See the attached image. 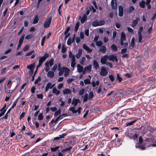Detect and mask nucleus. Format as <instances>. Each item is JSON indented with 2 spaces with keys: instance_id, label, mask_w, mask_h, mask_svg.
<instances>
[{
  "instance_id": "69168bd1",
  "label": "nucleus",
  "mask_w": 156,
  "mask_h": 156,
  "mask_svg": "<svg viewBox=\"0 0 156 156\" xmlns=\"http://www.w3.org/2000/svg\"><path fill=\"white\" fill-rule=\"evenodd\" d=\"M41 80V79L40 77L39 76L38 78L36 79L35 82H34V84H36L38 83V82H40Z\"/></svg>"
},
{
  "instance_id": "7ed1b4c3",
  "label": "nucleus",
  "mask_w": 156,
  "mask_h": 156,
  "mask_svg": "<svg viewBox=\"0 0 156 156\" xmlns=\"http://www.w3.org/2000/svg\"><path fill=\"white\" fill-rule=\"evenodd\" d=\"M108 73V72L105 67L104 66H102L100 73V75L102 76H105Z\"/></svg>"
},
{
  "instance_id": "79ce46f5",
  "label": "nucleus",
  "mask_w": 156,
  "mask_h": 156,
  "mask_svg": "<svg viewBox=\"0 0 156 156\" xmlns=\"http://www.w3.org/2000/svg\"><path fill=\"white\" fill-rule=\"evenodd\" d=\"M136 147H139L142 150H144L146 148V147L144 146L136 144Z\"/></svg>"
},
{
  "instance_id": "20e7f679",
  "label": "nucleus",
  "mask_w": 156,
  "mask_h": 156,
  "mask_svg": "<svg viewBox=\"0 0 156 156\" xmlns=\"http://www.w3.org/2000/svg\"><path fill=\"white\" fill-rule=\"evenodd\" d=\"M48 56L49 55L48 54H45L43 56L40 57L39 60V63L41 62L42 64L43 62L46 60Z\"/></svg>"
},
{
  "instance_id": "2f4dec72",
  "label": "nucleus",
  "mask_w": 156,
  "mask_h": 156,
  "mask_svg": "<svg viewBox=\"0 0 156 156\" xmlns=\"http://www.w3.org/2000/svg\"><path fill=\"white\" fill-rule=\"evenodd\" d=\"M75 108L74 106L72 107L69 108V110L71 111L73 113H76L77 112V110H75Z\"/></svg>"
},
{
  "instance_id": "c85d7f7f",
  "label": "nucleus",
  "mask_w": 156,
  "mask_h": 156,
  "mask_svg": "<svg viewBox=\"0 0 156 156\" xmlns=\"http://www.w3.org/2000/svg\"><path fill=\"white\" fill-rule=\"evenodd\" d=\"M52 92L57 95H58L60 93V91L58 90L55 87H54L52 90Z\"/></svg>"
},
{
  "instance_id": "774afa93",
  "label": "nucleus",
  "mask_w": 156,
  "mask_h": 156,
  "mask_svg": "<svg viewBox=\"0 0 156 156\" xmlns=\"http://www.w3.org/2000/svg\"><path fill=\"white\" fill-rule=\"evenodd\" d=\"M127 50V49L126 48H123L121 50V53L122 54H123L126 52Z\"/></svg>"
},
{
  "instance_id": "2eb2a0df",
  "label": "nucleus",
  "mask_w": 156,
  "mask_h": 156,
  "mask_svg": "<svg viewBox=\"0 0 156 156\" xmlns=\"http://www.w3.org/2000/svg\"><path fill=\"white\" fill-rule=\"evenodd\" d=\"M83 48L85 50L87 51L88 52L90 53L92 51V50L90 49L88 46L85 44H83Z\"/></svg>"
},
{
  "instance_id": "3c124183",
  "label": "nucleus",
  "mask_w": 156,
  "mask_h": 156,
  "mask_svg": "<svg viewBox=\"0 0 156 156\" xmlns=\"http://www.w3.org/2000/svg\"><path fill=\"white\" fill-rule=\"evenodd\" d=\"M84 82L85 84H90L91 83L90 80L89 79H86L84 80Z\"/></svg>"
},
{
  "instance_id": "c756f323",
  "label": "nucleus",
  "mask_w": 156,
  "mask_h": 156,
  "mask_svg": "<svg viewBox=\"0 0 156 156\" xmlns=\"http://www.w3.org/2000/svg\"><path fill=\"white\" fill-rule=\"evenodd\" d=\"M135 38L134 37H132L131 39L130 45L132 48H133L135 46Z\"/></svg>"
},
{
  "instance_id": "a878e982",
  "label": "nucleus",
  "mask_w": 156,
  "mask_h": 156,
  "mask_svg": "<svg viewBox=\"0 0 156 156\" xmlns=\"http://www.w3.org/2000/svg\"><path fill=\"white\" fill-rule=\"evenodd\" d=\"M145 2L144 0H142L139 3V6L142 8H144L145 7Z\"/></svg>"
},
{
  "instance_id": "412c9836",
  "label": "nucleus",
  "mask_w": 156,
  "mask_h": 156,
  "mask_svg": "<svg viewBox=\"0 0 156 156\" xmlns=\"http://www.w3.org/2000/svg\"><path fill=\"white\" fill-rule=\"evenodd\" d=\"M78 71L80 73H81L83 71V67L80 64H77V66Z\"/></svg>"
},
{
  "instance_id": "a18cd8bd",
  "label": "nucleus",
  "mask_w": 156,
  "mask_h": 156,
  "mask_svg": "<svg viewBox=\"0 0 156 156\" xmlns=\"http://www.w3.org/2000/svg\"><path fill=\"white\" fill-rule=\"evenodd\" d=\"M46 38V37L45 36H44L42 39L41 42V45L42 46H43Z\"/></svg>"
},
{
  "instance_id": "49530a36",
  "label": "nucleus",
  "mask_w": 156,
  "mask_h": 156,
  "mask_svg": "<svg viewBox=\"0 0 156 156\" xmlns=\"http://www.w3.org/2000/svg\"><path fill=\"white\" fill-rule=\"evenodd\" d=\"M72 43H73L72 41V38L69 37L67 41V44L68 45H70Z\"/></svg>"
},
{
  "instance_id": "13d9d810",
  "label": "nucleus",
  "mask_w": 156,
  "mask_h": 156,
  "mask_svg": "<svg viewBox=\"0 0 156 156\" xmlns=\"http://www.w3.org/2000/svg\"><path fill=\"white\" fill-rule=\"evenodd\" d=\"M117 79L119 80V82L122 81V78L119 75V74L118 73L117 75Z\"/></svg>"
},
{
  "instance_id": "cd10ccee",
  "label": "nucleus",
  "mask_w": 156,
  "mask_h": 156,
  "mask_svg": "<svg viewBox=\"0 0 156 156\" xmlns=\"http://www.w3.org/2000/svg\"><path fill=\"white\" fill-rule=\"evenodd\" d=\"M39 21V18L37 15H36L34 18V20L33 21V24H35L37 23Z\"/></svg>"
},
{
  "instance_id": "052dcab7",
  "label": "nucleus",
  "mask_w": 156,
  "mask_h": 156,
  "mask_svg": "<svg viewBox=\"0 0 156 156\" xmlns=\"http://www.w3.org/2000/svg\"><path fill=\"white\" fill-rule=\"evenodd\" d=\"M5 92L7 93L10 94V90L8 89L7 86L6 87V84L5 86Z\"/></svg>"
},
{
  "instance_id": "4d7b16f0",
  "label": "nucleus",
  "mask_w": 156,
  "mask_h": 156,
  "mask_svg": "<svg viewBox=\"0 0 156 156\" xmlns=\"http://www.w3.org/2000/svg\"><path fill=\"white\" fill-rule=\"evenodd\" d=\"M67 133H63L62 134L59 135V137L60 139H63L65 138V136H66Z\"/></svg>"
},
{
  "instance_id": "f704fd0d",
  "label": "nucleus",
  "mask_w": 156,
  "mask_h": 156,
  "mask_svg": "<svg viewBox=\"0 0 156 156\" xmlns=\"http://www.w3.org/2000/svg\"><path fill=\"white\" fill-rule=\"evenodd\" d=\"M88 99V94L87 93L85 94L84 95L83 102H85L87 101Z\"/></svg>"
},
{
  "instance_id": "c03bdc74",
  "label": "nucleus",
  "mask_w": 156,
  "mask_h": 156,
  "mask_svg": "<svg viewBox=\"0 0 156 156\" xmlns=\"http://www.w3.org/2000/svg\"><path fill=\"white\" fill-rule=\"evenodd\" d=\"M94 95L93 91H91L90 92L88 99L90 100L93 98L94 97Z\"/></svg>"
},
{
  "instance_id": "9d476101",
  "label": "nucleus",
  "mask_w": 156,
  "mask_h": 156,
  "mask_svg": "<svg viewBox=\"0 0 156 156\" xmlns=\"http://www.w3.org/2000/svg\"><path fill=\"white\" fill-rule=\"evenodd\" d=\"M119 16L120 17L122 16L123 15V9L122 5H119Z\"/></svg>"
},
{
  "instance_id": "603ef678",
  "label": "nucleus",
  "mask_w": 156,
  "mask_h": 156,
  "mask_svg": "<svg viewBox=\"0 0 156 156\" xmlns=\"http://www.w3.org/2000/svg\"><path fill=\"white\" fill-rule=\"evenodd\" d=\"M45 65L46 67L45 69V71L46 72H48L49 70H50L49 65H48V63L47 64H45Z\"/></svg>"
},
{
  "instance_id": "6e6552de",
  "label": "nucleus",
  "mask_w": 156,
  "mask_h": 156,
  "mask_svg": "<svg viewBox=\"0 0 156 156\" xmlns=\"http://www.w3.org/2000/svg\"><path fill=\"white\" fill-rule=\"evenodd\" d=\"M68 116L67 113H65L60 115L55 120V123H56L60 119H62L64 117H67Z\"/></svg>"
},
{
  "instance_id": "5fc2aeb1",
  "label": "nucleus",
  "mask_w": 156,
  "mask_h": 156,
  "mask_svg": "<svg viewBox=\"0 0 156 156\" xmlns=\"http://www.w3.org/2000/svg\"><path fill=\"white\" fill-rule=\"evenodd\" d=\"M86 60V58L85 57H83L82 58L81 60L80 61V64L82 65H84V62Z\"/></svg>"
},
{
  "instance_id": "a19ab883",
  "label": "nucleus",
  "mask_w": 156,
  "mask_h": 156,
  "mask_svg": "<svg viewBox=\"0 0 156 156\" xmlns=\"http://www.w3.org/2000/svg\"><path fill=\"white\" fill-rule=\"evenodd\" d=\"M44 116L43 115L42 113H40L38 115V120L39 121H41L43 119Z\"/></svg>"
},
{
  "instance_id": "0eeeda50",
  "label": "nucleus",
  "mask_w": 156,
  "mask_h": 156,
  "mask_svg": "<svg viewBox=\"0 0 156 156\" xmlns=\"http://www.w3.org/2000/svg\"><path fill=\"white\" fill-rule=\"evenodd\" d=\"M55 85V84L52 85V83L51 82H48L45 86V92H47L49 89H51Z\"/></svg>"
},
{
  "instance_id": "f257e3e1",
  "label": "nucleus",
  "mask_w": 156,
  "mask_h": 156,
  "mask_svg": "<svg viewBox=\"0 0 156 156\" xmlns=\"http://www.w3.org/2000/svg\"><path fill=\"white\" fill-rule=\"evenodd\" d=\"M52 20L51 16H48L47 18L44 23V26L46 28L50 27Z\"/></svg>"
},
{
  "instance_id": "39448f33",
  "label": "nucleus",
  "mask_w": 156,
  "mask_h": 156,
  "mask_svg": "<svg viewBox=\"0 0 156 156\" xmlns=\"http://www.w3.org/2000/svg\"><path fill=\"white\" fill-rule=\"evenodd\" d=\"M108 58V55H105L104 56L101 57V58L100 62L102 64H106V61L107 59Z\"/></svg>"
},
{
  "instance_id": "6e6d98bb",
  "label": "nucleus",
  "mask_w": 156,
  "mask_h": 156,
  "mask_svg": "<svg viewBox=\"0 0 156 156\" xmlns=\"http://www.w3.org/2000/svg\"><path fill=\"white\" fill-rule=\"evenodd\" d=\"M29 45H27L23 48V50L24 51H26L28 50L29 48Z\"/></svg>"
},
{
  "instance_id": "4468645a",
  "label": "nucleus",
  "mask_w": 156,
  "mask_h": 156,
  "mask_svg": "<svg viewBox=\"0 0 156 156\" xmlns=\"http://www.w3.org/2000/svg\"><path fill=\"white\" fill-rule=\"evenodd\" d=\"M93 67L94 69L97 70L99 68V66L97 61L96 60H94L93 63Z\"/></svg>"
},
{
  "instance_id": "a211bd4d",
  "label": "nucleus",
  "mask_w": 156,
  "mask_h": 156,
  "mask_svg": "<svg viewBox=\"0 0 156 156\" xmlns=\"http://www.w3.org/2000/svg\"><path fill=\"white\" fill-rule=\"evenodd\" d=\"M111 48L113 52H117L118 51L117 47L114 44H113L111 45Z\"/></svg>"
},
{
  "instance_id": "09e8293b",
  "label": "nucleus",
  "mask_w": 156,
  "mask_h": 156,
  "mask_svg": "<svg viewBox=\"0 0 156 156\" xmlns=\"http://www.w3.org/2000/svg\"><path fill=\"white\" fill-rule=\"evenodd\" d=\"M67 51V48H66L65 46L64 45H63L62 46V53H65L66 51Z\"/></svg>"
},
{
  "instance_id": "e433bc0d",
  "label": "nucleus",
  "mask_w": 156,
  "mask_h": 156,
  "mask_svg": "<svg viewBox=\"0 0 156 156\" xmlns=\"http://www.w3.org/2000/svg\"><path fill=\"white\" fill-rule=\"evenodd\" d=\"M92 25L94 27H97L99 26V24L98 21H97V20L94 21L92 23Z\"/></svg>"
},
{
  "instance_id": "f3484780",
  "label": "nucleus",
  "mask_w": 156,
  "mask_h": 156,
  "mask_svg": "<svg viewBox=\"0 0 156 156\" xmlns=\"http://www.w3.org/2000/svg\"><path fill=\"white\" fill-rule=\"evenodd\" d=\"M106 48L105 46H102L99 49V51L103 53H105L106 52Z\"/></svg>"
},
{
  "instance_id": "f03ea898",
  "label": "nucleus",
  "mask_w": 156,
  "mask_h": 156,
  "mask_svg": "<svg viewBox=\"0 0 156 156\" xmlns=\"http://www.w3.org/2000/svg\"><path fill=\"white\" fill-rule=\"evenodd\" d=\"M61 65L60 63H58V70L59 71V76H62L64 72L65 71L66 69L67 70V67H61Z\"/></svg>"
},
{
  "instance_id": "473e14b6",
  "label": "nucleus",
  "mask_w": 156,
  "mask_h": 156,
  "mask_svg": "<svg viewBox=\"0 0 156 156\" xmlns=\"http://www.w3.org/2000/svg\"><path fill=\"white\" fill-rule=\"evenodd\" d=\"M75 61L76 59H74L73 58L72 59L71 66L72 68L74 67L76 65Z\"/></svg>"
},
{
  "instance_id": "4c0bfd02",
  "label": "nucleus",
  "mask_w": 156,
  "mask_h": 156,
  "mask_svg": "<svg viewBox=\"0 0 156 156\" xmlns=\"http://www.w3.org/2000/svg\"><path fill=\"white\" fill-rule=\"evenodd\" d=\"M61 113V109H58V111H56L54 114V116L55 117L59 115Z\"/></svg>"
},
{
  "instance_id": "de8ad7c7",
  "label": "nucleus",
  "mask_w": 156,
  "mask_h": 156,
  "mask_svg": "<svg viewBox=\"0 0 156 156\" xmlns=\"http://www.w3.org/2000/svg\"><path fill=\"white\" fill-rule=\"evenodd\" d=\"M85 89L84 88H82L79 91V94L80 95H83L84 93Z\"/></svg>"
},
{
  "instance_id": "4be33fe9",
  "label": "nucleus",
  "mask_w": 156,
  "mask_h": 156,
  "mask_svg": "<svg viewBox=\"0 0 156 156\" xmlns=\"http://www.w3.org/2000/svg\"><path fill=\"white\" fill-rule=\"evenodd\" d=\"M140 19L138 17L136 18V20H134L133 21L132 23V26L133 27H135L136 25L138 23V20H139Z\"/></svg>"
},
{
  "instance_id": "393cba45",
  "label": "nucleus",
  "mask_w": 156,
  "mask_h": 156,
  "mask_svg": "<svg viewBox=\"0 0 156 156\" xmlns=\"http://www.w3.org/2000/svg\"><path fill=\"white\" fill-rule=\"evenodd\" d=\"M54 59L53 58H51L48 62H47L45 64L48 63V65H50V66H51L54 64Z\"/></svg>"
},
{
  "instance_id": "bb28decb",
  "label": "nucleus",
  "mask_w": 156,
  "mask_h": 156,
  "mask_svg": "<svg viewBox=\"0 0 156 156\" xmlns=\"http://www.w3.org/2000/svg\"><path fill=\"white\" fill-rule=\"evenodd\" d=\"M87 18V16H86L85 15H83L80 20L81 23L83 24L86 21Z\"/></svg>"
},
{
  "instance_id": "7c9ffc66",
  "label": "nucleus",
  "mask_w": 156,
  "mask_h": 156,
  "mask_svg": "<svg viewBox=\"0 0 156 156\" xmlns=\"http://www.w3.org/2000/svg\"><path fill=\"white\" fill-rule=\"evenodd\" d=\"M92 69V66L91 65H89V66H87L85 67L84 69L85 70L89 72H90L91 71Z\"/></svg>"
},
{
  "instance_id": "864d4df0",
  "label": "nucleus",
  "mask_w": 156,
  "mask_h": 156,
  "mask_svg": "<svg viewBox=\"0 0 156 156\" xmlns=\"http://www.w3.org/2000/svg\"><path fill=\"white\" fill-rule=\"evenodd\" d=\"M99 26H102L104 25L105 23V22L103 20H100L98 21Z\"/></svg>"
},
{
  "instance_id": "58836bf2",
  "label": "nucleus",
  "mask_w": 156,
  "mask_h": 156,
  "mask_svg": "<svg viewBox=\"0 0 156 156\" xmlns=\"http://www.w3.org/2000/svg\"><path fill=\"white\" fill-rule=\"evenodd\" d=\"M24 37H25V35L24 34H23L21 36V37L20 38V39H19V43H20V44H22V43H23V41Z\"/></svg>"
},
{
  "instance_id": "8fccbe9b",
  "label": "nucleus",
  "mask_w": 156,
  "mask_h": 156,
  "mask_svg": "<svg viewBox=\"0 0 156 156\" xmlns=\"http://www.w3.org/2000/svg\"><path fill=\"white\" fill-rule=\"evenodd\" d=\"M69 56L70 58H72V59L73 58L74 59H76L74 55L73 54L72 52L71 51L69 52Z\"/></svg>"
},
{
  "instance_id": "0e129e2a",
  "label": "nucleus",
  "mask_w": 156,
  "mask_h": 156,
  "mask_svg": "<svg viewBox=\"0 0 156 156\" xmlns=\"http://www.w3.org/2000/svg\"><path fill=\"white\" fill-rule=\"evenodd\" d=\"M33 36L32 35L29 34L26 36L25 37V39L27 40H29L30 39L32 38Z\"/></svg>"
},
{
  "instance_id": "dca6fc26",
  "label": "nucleus",
  "mask_w": 156,
  "mask_h": 156,
  "mask_svg": "<svg viewBox=\"0 0 156 156\" xmlns=\"http://www.w3.org/2000/svg\"><path fill=\"white\" fill-rule=\"evenodd\" d=\"M138 120V119H136L130 122H127L126 123V126L127 127L129 126L132 125L133 124L136 122Z\"/></svg>"
},
{
  "instance_id": "338daca9",
  "label": "nucleus",
  "mask_w": 156,
  "mask_h": 156,
  "mask_svg": "<svg viewBox=\"0 0 156 156\" xmlns=\"http://www.w3.org/2000/svg\"><path fill=\"white\" fill-rule=\"evenodd\" d=\"M34 50H32L31 51L27 53L25 55V56H30V55H31L34 52Z\"/></svg>"
},
{
  "instance_id": "423d86ee",
  "label": "nucleus",
  "mask_w": 156,
  "mask_h": 156,
  "mask_svg": "<svg viewBox=\"0 0 156 156\" xmlns=\"http://www.w3.org/2000/svg\"><path fill=\"white\" fill-rule=\"evenodd\" d=\"M109 60L110 61H115L116 62H118V59L117 57L114 55H110L108 56V58Z\"/></svg>"
},
{
  "instance_id": "bf43d9fd",
  "label": "nucleus",
  "mask_w": 156,
  "mask_h": 156,
  "mask_svg": "<svg viewBox=\"0 0 156 156\" xmlns=\"http://www.w3.org/2000/svg\"><path fill=\"white\" fill-rule=\"evenodd\" d=\"M102 44V42L101 41H97L96 42V45L98 47L101 46Z\"/></svg>"
},
{
  "instance_id": "72a5a7b5",
  "label": "nucleus",
  "mask_w": 156,
  "mask_h": 156,
  "mask_svg": "<svg viewBox=\"0 0 156 156\" xmlns=\"http://www.w3.org/2000/svg\"><path fill=\"white\" fill-rule=\"evenodd\" d=\"M80 22H78L76 24V25L75 26L74 30L75 32H76L78 30L79 26H80Z\"/></svg>"
},
{
  "instance_id": "ea45409f",
  "label": "nucleus",
  "mask_w": 156,
  "mask_h": 156,
  "mask_svg": "<svg viewBox=\"0 0 156 156\" xmlns=\"http://www.w3.org/2000/svg\"><path fill=\"white\" fill-rule=\"evenodd\" d=\"M27 67V69H29L30 70H31L34 69L35 66L34 65L31 64L30 65H28Z\"/></svg>"
},
{
  "instance_id": "e2e57ef3",
  "label": "nucleus",
  "mask_w": 156,
  "mask_h": 156,
  "mask_svg": "<svg viewBox=\"0 0 156 156\" xmlns=\"http://www.w3.org/2000/svg\"><path fill=\"white\" fill-rule=\"evenodd\" d=\"M70 29V28L69 27H67L64 32V34H66L68 33V32L69 31Z\"/></svg>"
},
{
  "instance_id": "f8f14e48",
  "label": "nucleus",
  "mask_w": 156,
  "mask_h": 156,
  "mask_svg": "<svg viewBox=\"0 0 156 156\" xmlns=\"http://www.w3.org/2000/svg\"><path fill=\"white\" fill-rule=\"evenodd\" d=\"M80 99L77 98H73L72 101V104L74 106H76L78 103H80Z\"/></svg>"
},
{
  "instance_id": "ddd939ff",
  "label": "nucleus",
  "mask_w": 156,
  "mask_h": 156,
  "mask_svg": "<svg viewBox=\"0 0 156 156\" xmlns=\"http://www.w3.org/2000/svg\"><path fill=\"white\" fill-rule=\"evenodd\" d=\"M111 6L113 9H115L117 8V3L116 0H112L111 2Z\"/></svg>"
},
{
  "instance_id": "aec40b11",
  "label": "nucleus",
  "mask_w": 156,
  "mask_h": 156,
  "mask_svg": "<svg viewBox=\"0 0 156 156\" xmlns=\"http://www.w3.org/2000/svg\"><path fill=\"white\" fill-rule=\"evenodd\" d=\"M63 92L64 94H71V91L70 90L66 88L63 90Z\"/></svg>"
},
{
  "instance_id": "9b49d317",
  "label": "nucleus",
  "mask_w": 156,
  "mask_h": 156,
  "mask_svg": "<svg viewBox=\"0 0 156 156\" xmlns=\"http://www.w3.org/2000/svg\"><path fill=\"white\" fill-rule=\"evenodd\" d=\"M126 39L125 33L123 32L121 33L120 37V42L122 43V42L126 41Z\"/></svg>"
},
{
  "instance_id": "b1692460",
  "label": "nucleus",
  "mask_w": 156,
  "mask_h": 156,
  "mask_svg": "<svg viewBox=\"0 0 156 156\" xmlns=\"http://www.w3.org/2000/svg\"><path fill=\"white\" fill-rule=\"evenodd\" d=\"M135 8L133 6H130L127 10V12L128 13H130Z\"/></svg>"
},
{
  "instance_id": "5701e85b",
  "label": "nucleus",
  "mask_w": 156,
  "mask_h": 156,
  "mask_svg": "<svg viewBox=\"0 0 156 156\" xmlns=\"http://www.w3.org/2000/svg\"><path fill=\"white\" fill-rule=\"evenodd\" d=\"M72 148V146H70L68 148H66L62 150L61 151L63 153H64L66 152L67 151H70Z\"/></svg>"
},
{
  "instance_id": "37998d69",
  "label": "nucleus",
  "mask_w": 156,
  "mask_h": 156,
  "mask_svg": "<svg viewBox=\"0 0 156 156\" xmlns=\"http://www.w3.org/2000/svg\"><path fill=\"white\" fill-rule=\"evenodd\" d=\"M69 72H70L69 69V68H67V70L66 69L65 70V71L64 72H65V73H64V76H68L69 74Z\"/></svg>"
},
{
  "instance_id": "1a4fd4ad",
  "label": "nucleus",
  "mask_w": 156,
  "mask_h": 156,
  "mask_svg": "<svg viewBox=\"0 0 156 156\" xmlns=\"http://www.w3.org/2000/svg\"><path fill=\"white\" fill-rule=\"evenodd\" d=\"M145 141L146 142V144H147L151 145V144H152L154 142L155 140L154 138H148L146 139Z\"/></svg>"
},
{
  "instance_id": "6ab92c4d",
  "label": "nucleus",
  "mask_w": 156,
  "mask_h": 156,
  "mask_svg": "<svg viewBox=\"0 0 156 156\" xmlns=\"http://www.w3.org/2000/svg\"><path fill=\"white\" fill-rule=\"evenodd\" d=\"M55 75L54 72L52 71H49L47 73V76L51 78H53Z\"/></svg>"
},
{
  "instance_id": "680f3d73",
  "label": "nucleus",
  "mask_w": 156,
  "mask_h": 156,
  "mask_svg": "<svg viewBox=\"0 0 156 156\" xmlns=\"http://www.w3.org/2000/svg\"><path fill=\"white\" fill-rule=\"evenodd\" d=\"M109 78L112 82L114 81L115 80V78L111 74L109 75Z\"/></svg>"
},
{
  "instance_id": "c9c22d12",
  "label": "nucleus",
  "mask_w": 156,
  "mask_h": 156,
  "mask_svg": "<svg viewBox=\"0 0 156 156\" xmlns=\"http://www.w3.org/2000/svg\"><path fill=\"white\" fill-rule=\"evenodd\" d=\"M59 146H58L55 147H51V151L52 152H55L59 148Z\"/></svg>"
}]
</instances>
